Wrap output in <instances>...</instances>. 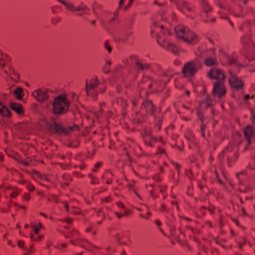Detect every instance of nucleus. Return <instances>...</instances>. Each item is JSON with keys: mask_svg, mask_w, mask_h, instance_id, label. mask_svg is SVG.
Instances as JSON below:
<instances>
[{"mask_svg": "<svg viewBox=\"0 0 255 255\" xmlns=\"http://www.w3.org/2000/svg\"><path fill=\"white\" fill-rule=\"evenodd\" d=\"M243 173H243V172H242V173H239V174H237V177H239V176L240 175H241L242 174H243Z\"/></svg>", "mask_w": 255, "mask_h": 255, "instance_id": "obj_57", "label": "nucleus"}, {"mask_svg": "<svg viewBox=\"0 0 255 255\" xmlns=\"http://www.w3.org/2000/svg\"><path fill=\"white\" fill-rule=\"evenodd\" d=\"M233 150L232 147L230 145L227 148H226L223 152L220 153L219 155V159L221 160L224 155H226L228 158V163L229 165H231L232 159L230 158V154L228 152L231 151Z\"/></svg>", "mask_w": 255, "mask_h": 255, "instance_id": "obj_18", "label": "nucleus"}, {"mask_svg": "<svg viewBox=\"0 0 255 255\" xmlns=\"http://www.w3.org/2000/svg\"><path fill=\"white\" fill-rule=\"evenodd\" d=\"M230 62H231V64H237L236 61L235 60L233 59H232L231 60Z\"/></svg>", "mask_w": 255, "mask_h": 255, "instance_id": "obj_50", "label": "nucleus"}, {"mask_svg": "<svg viewBox=\"0 0 255 255\" xmlns=\"http://www.w3.org/2000/svg\"><path fill=\"white\" fill-rule=\"evenodd\" d=\"M94 114L96 117L98 118V117H99L100 115L101 114V111L95 112H94Z\"/></svg>", "mask_w": 255, "mask_h": 255, "instance_id": "obj_39", "label": "nucleus"}, {"mask_svg": "<svg viewBox=\"0 0 255 255\" xmlns=\"http://www.w3.org/2000/svg\"><path fill=\"white\" fill-rule=\"evenodd\" d=\"M155 223L157 225H158V226H160V225H161V222H160V221H159V220H156V221H155Z\"/></svg>", "mask_w": 255, "mask_h": 255, "instance_id": "obj_48", "label": "nucleus"}, {"mask_svg": "<svg viewBox=\"0 0 255 255\" xmlns=\"http://www.w3.org/2000/svg\"><path fill=\"white\" fill-rule=\"evenodd\" d=\"M32 96L39 102L46 100L48 97L47 92L40 89H38L33 92Z\"/></svg>", "mask_w": 255, "mask_h": 255, "instance_id": "obj_12", "label": "nucleus"}, {"mask_svg": "<svg viewBox=\"0 0 255 255\" xmlns=\"http://www.w3.org/2000/svg\"><path fill=\"white\" fill-rule=\"evenodd\" d=\"M255 133L253 128L249 125L247 126L244 129V133L245 138L248 141V144L251 143V139Z\"/></svg>", "mask_w": 255, "mask_h": 255, "instance_id": "obj_13", "label": "nucleus"}, {"mask_svg": "<svg viewBox=\"0 0 255 255\" xmlns=\"http://www.w3.org/2000/svg\"><path fill=\"white\" fill-rule=\"evenodd\" d=\"M0 115L2 117H8L10 116V112L8 109L0 103Z\"/></svg>", "mask_w": 255, "mask_h": 255, "instance_id": "obj_22", "label": "nucleus"}, {"mask_svg": "<svg viewBox=\"0 0 255 255\" xmlns=\"http://www.w3.org/2000/svg\"><path fill=\"white\" fill-rule=\"evenodd\" d=\"M101 163L99 162L95 164V167L97 168L101 166Z\"/></svg>", "mask_w": 255, "mask_h": 255, "instance_id": "obj_49", "label": "nucleus"}, {"mask_svg": "<svg viewBox=\"0 0 255 255\" xmlns=\"http://www.w3.org/2000/svg\"><path fill=\"white\" fill-rule=\"evenodd\" d=\"M142 108L145 109L147 112L155 116V108L149 101L146 100L143 103Z\"/></svg>", "mask_w": 255, "mask_h": 255, "instance_id": "obj_17", "label": "nucleus"}, {"mask_svg": "<svg viewBox=\"0 0 255 255\" xmlns=\"http://www.w3.org/2000/svg\"><path fill=\"white\" fill-rule=\"evenodd\" d=\"M131 58L132 62L135 63L136 67L138 70H143L147 69L149 67V65L147 63L142 64L141 63L136 56H132Z\"/></svg>", "mask_w": 255, "mask_h": 255, "instance_id": "obj_15", "label": "nucleus"}, {"mask_svg": "<svg viewBox=\"0 0 255 255\" xmlns=\"http://www.w3.org/2000/svg\"><path fill=\"white\" fill-rule=\"evenodd\" d=\"M13 94L18 99H21L23 97L22 89L20 87H17L13 91Z\"/></svg>", "mask_w": 255, "mask_h": 255, "instance_id": "obj_24", "label": "nucleus"}, {"mask_svg": "<svg viewBox=\"0 0 255 255\" xmlns=\"http://www.w3.org/2000/svg\"><path fill=\"white\" fill-rule=\"evenodd\" d=\"M30 238L33 241H38V240H40L42 238V236L40 235H38V234L34 235V234H31Z\"/></svg>", "mask_w": 255, "mask_h": 255, "instance_id": "obj_27", "label": "nucleus"}, {"mask_svg": "<svg viewBox=\"0 0 255 255\" xmlns=\"http://www.w3.org/2000/svg\"><path fill=\"white\" fill-rule=\"evenodd\" d=\"M202 0V7L204 9V10L205 12H207L208 11H209L210 10V7L208 5V3L206 2V0Z\"/></svg>", "mask_w": 255, "mask_h": 255, "instance_id": "obj_26", "label": "nucleus"}, {"mask_svg": "<svg viewBox=\"0 0 255 255\" xmlns=\"http://www.w3.org/2000/svg\"><path fill=\"white\" fill-rule=\"evenodd\" d=\"M132 105L135 106L136 105V103L135 101H132Z\"/></svg>", "mask_w": 255, "mask_h": 255, "instance_id": "obj_56", "label": "nucleus"}, {"mask_svg": "<svg viewBox=\"0 0 255 255\" xmlns=\"http://www.w3.org/2000/svg\"><path fill=\"white\" fill-rule=\"evenodd\" d=\"M111 62L110 61H107L106 64L105 65V67L104 68V72L106 73H108L109 71V70L108 69V67L111 65Z\"/></svg>", "mask_w": 255, "mask_h": 255, "instance_id": "obj_30", "label": "nucleus"}, {"mask_svg": "<svg viewBox=\"0 0 255 255\" xmlns=\"http://www.w3.org/2000/svg\"><path fill=\"white\" fill-rule=\"evenodd\" d=\"M160 230L163 234H164V231L161 229H160Z\"/></svg>", "mask_w": 255, "mask_h": 255, "instance_id": "obj_61", "label": "nucleus"}, {"mask_svg": "<svg viewBox=\"0 0 255 255\" xmlns=\"http://www.w3.org/2000/svg\"><path fill=\"white\" fill-rule=\"evenodd\" d=\"M99 81L97 78H92L89 81H87L86 89L87 93L88 95H91L93 96L94 98L95 97L96 93L93 94L91 92V91H92L95 89V88L98 85Z\"/></svg>", "mask_w": 255, "mask_h": 255, "instance_id": "obj_10", "label": "nucleus"}, {"mask_svg": "<svg viewBox=\"0 0 255 255\" xmlns=\"http://www.w3.org/2000/svg\"><path fill=\"white\" fill-rule=\"evenodd\" d=\"M249 98H250L249 95H245L244 99H245V101L248 100Z\"/></svg>", "mask_w": 255, "mask_h": 255, "instance_id": "obj_47", "label": "nucleus"}, {"mask_svg": "<svg viewBox=\"0 0 255 255\" xmlns=\"http://www.w3.org/2000/svg\"><path fill=\"white\" fill-rule=\"evenodd\" d=\"M79 236L78 233L75 230H70L67 233V235H66L67 238H71V243L73 244H76L74 242V240L78 239Z\"/></svg>", "mask_w": 255, "mask_h": 255, "instance_id": "obj_20", "label": "nucleus"}, {"mask_svg": "<svg viewBox=\"0 0 255 255\" xmlns=\"http://www.w3.org/2000/svg\"><path fill=\"white\" fill-rule=\"evenodd\" d=\"M101 7V5L98 3H95L93 6V11L94 13L95 16L97 18V19L99 20V21L101 23V24L104 26H106V22L105 21L104 17L101 14L99 13L97 11V8H100Z\"/></svg>", "mask_w": 255, "mask_h": 255, "instance_id": "obj_14", "label": "nucleus"}, {"mask_svg": "<svg viewBox=\"0 0 255 255\" xmlns=\"http://www.w3.org/2000/svg\"><path fill=\"white\" fill-rule=\"evenodd\" d=\"M175 166L177 169L179 168V165L178 164L176 163Z\"/></svg>", "mask_w": 255, "mask_h": 255, "instance_id": "obj_55", "label": "nucleus"}, {"mask_svg": "<svg viewBox=\"0 0 255 255\" xmlns=\"http://www.w3.org/2000/svg\"><path fill=\"white\" fill-rule=\"evenodd\" d=\"M118 15V11L117 10L115 13H114V15L113 17H112L110 20H109V23H112V22H113L116 18V17Z\"/></svg>", "mask_w": 255, "mask_h": 255, "instance_id": "obj_33", "label": "nucleus"}, {"mask_svg": "<svg viewBox=\"0 0 255 255\" xmlns=\"http://www.w3.org/2000/svg\"><path fill=\"white\" fill-rule=\"evenodd\" d=\"M188 229H189V230H191L192 231H193V229L192 228H191V227H189V228H188Z\"/></svg>", "mask_w": 255, "mask_h": 255, "instance_id": "obj_59", "label": "nucleus"}, {"mask_svg": "<svg viewBox=\"0 0 255 255\" xmlns=\"http://www.w3.org/2000/svg\"><path fill=\"white\" fill-rule=\"evenodd\" d=\"M69 130L70 131L72 130H73V128L72 127H70L69 128Z\"/></svg>", "mask_w": 255, "mask_h": 255, "instance_id": "obj_58", "label": "nucleus"}, {"mask_svg": "<svg viewBox=\"0 0 255 255\" xmlns=\"http://www.w3.org/2000/svg\"><path fill=\"white\" fill-rule=\"evenodd\" d=\"M66 222L68 223V224H70L71 223V220L70 219H69V218H67L66 219Z\"/></svg>", "mask_w": 255, "mask_h": 255, "instance_id": "obj_51", "label": "nucleus"}, {"mask_svg": "<svg viewBox=\"0 0 255 255\" xmlns=\"http://www.w3.org/2000/svg\"><path fill=\"white\" fill-rule=\"evenodd\" d=\"M41 214L42 216H43L44 217H45V218L46 217V215H44V214H43V213H41Z\"/></svg>", "mask_w": 255, "mask_h": 255, "instance_id": "obj_63", "label": "nucleus"}, {"mask_svg": "<svg viewBox=\"0 0 255 255\" xmlns=\"http://www.w3.org/2000/svg\"><path fill=\"white\" fill-rule=\"evenodd\" d=\"M212 105V101L209 97H207L206 100L200 104V109L201 110L211 107Z\"/></svg>", "mask_w": 255, "mask_h": 255, "instance_id": "obj_23", "label": "nucleus"}, {"mask_svg": "<svg viewBox=\"0 0 255 255\" xmlns=\"http://www.w3.org/2000/svg\"><path fill=\"white\" fill-rule=\"evenodd\" d=\"M150 213L149 212H147V216H144L142 214H140V216L142 218H147L148 216H150Z\"/></svg>", "mask_w": 255, "mask_h": 255, "instance_id": "obj_45", "label": "nucleus"}, {"mask_svg": "<svg viewBox=\"0 0 255 255\" xmlns=\"http://www.w3.org/2000/svg\"><path fill=\"white\" fill-rule=\"evenodd\" d=\"M205 128V126L202 125L201 130V131H202V136H204V130Z\"/></svg>", "mask_w": 255, "mask_h": 255, "instance_id": "obj_42", "label": "nucleus"}, {"mask_svg": "<svg viewBox=\"0 0 255 255\" xmlns=\"http://www.w3.org/2000/svg\"><path fill=\"white\" fill-rule=\"evenodd\" d=\"M160 153L161 154H163L164 153V151L163 149H160Z\"/></svg>", "mask_w": 255, "mask_h": 255, "instance_id": "obj_54", "label": "nucleus"}, {"mask_svg": "<svg viewBox=\"0 0 255 255\" xmlns=\"http://www.w3.org/2000/svg\"><path fill=\"white\" fill-rule=\"evenodd\" d=\"M70 102L64 96L57 97L53 103V112L56 114H61L68 110Z\"/></svg>", "mask_w": 255, "mask_h": 255, "instance_id": "obj_5", "label": "nucleus"}, {"mask_svg": "<svg viewBox=\"0 0 255 255\" xmlns=\"http://www.w3.org/2000/svg\"><path fill=\"white\" fill-rule=\"evenodd\" d=\"M23 200L25 201H28L29 199V195L28 194H25L23 196Z\"/></svg>", "mask_w": 255, "mask_h": 255, "instance_id": "obj_36", "label": "nucleus"}, {"mask_svg": "<svg viewBox=\"0 0 255 255\" xmlns=\"http://www.w3.org/2000/svg\"><path fill=\"white\" fill-rule=\"evenodd\" d=\"M90 22H91V23L92 25H95V23H96V21H95V20H91V21H90Z\"/></svg>", "mask_w": 255, "mask_h": 255, "instance_id": "obj_52", "label": "nucleus"}, {"mask_svg": "<svg viewBox=\"0 0 255 255\" xmlns=\"http://www.w3.org/2000/svg\"><path fill=\"white\" fill-rule=\"evenodd\" d=\"M18 193H19V192H17V191L13 192L10 193V197L11 198H14L16 196V195H17L18 194Z\"/></svg>", "mask_w": 255, "mask_h": 255, "instance_id": "obj_37", "label": "nucleus"}, {"mask_svg": "<svg viewBox=\"0 0 255 255\" xmlns=\"http://www.w3.org/2000/svg\"><path fill=\"white\" fill-rule=\"evenodd\" d=\"M32 227H33V229L34 230L35 234H36V235L38 234L39 231L41 227V224H39L37 226H33Z\"/></svg>", "mask_w": 255, "mask_h": 255, "instance_id": "obj_29", "label": "nucleus"}, {"mask_svg": "<svg viewBox=\"0 0 255 255\" xmlns=\"http://www.w3.org/2000/svg\"><path fill=\"white\" fill-rule=\"evenodd\" d=\"M201 64L197 61H190L186 63L182 68V73L184 76H193L198 69L201 67Z\"/></svg>", "mask_w": 255, "mask_h": 255, "instance_id": "obj_7", "label": "nucleus"}, {"mask_svg": "<svg viewBox=\"0 0 255 255\" xmlns=\"http://www.w3.org/2000/svg\"><path fill=\"white\" fill-rule=\"evenodd\" d=\"M229 82L231 87L235 89L239 90L243 86V82L235 74L230 73Z\"/></svg>", "mask_w": 255, "mask_h": 255, "instance_id": "obj_9", "label": "nucleus"}, {"mask_svg": "<svg viewBox=\"0 0 255 255\" xmlns=\"http://www.w3.org/2000/svg\"><path fill=\"white\" fill-rule=\"evenodd\" d=\"M118 206H119V208L123 209L124 208V205L121 203H118Z\"/></svg>", "mask_w": 255, "mask_h": 255, "instance_id": "obj_44", "label": "nucleus"}, {"mask_svg": "<svg viewBox=\"0 0 255 255\" xmlns=\"http://www.w3.org/2000/svg\"><path fill=\"white\" fill-rule=\"evenodd\" d=\"M57 0L63 4L69 11L73 13L76 12V14L80 16H82L83 14L87 13L89 11L88 7L83 2H81L79 5L76 6L72 3L65 0Z\"/></svg>", "mask_w": 255, "mask_h": 255, "instance_id": "obj_4", "label": "nucleus"}, {"mask_svg": "<svg viewBox=\"0 0 255 255\" xmlns=\"http://www.w3.org/2000/svg\"><path fill=\"white\" fill-rule=\"evenodd\" d=\"M10 107L11 109L14 111L17 114L21 115L22 114L23 109L20 104L10 102Z\"/></svg>", "mask_w": 255, "mask_h": 255, "instance_id": "obj_19", "label": "nucleus"}, {"mask_svg": "<svg viewBox=\"0 0 255 255\" xmlns=\"http://www.w3.org/2000/svg\"><path fill=\"white\" fill-rule=\"evenodd\" d=\"M176 5L178 9L185 14L192 9V6L184 0L179 1Z\"/></svg>", "mask_w": 255, "mask_h": 255, "instance_id": "obj_11", "label": "nucleus"}, {"mask_svg": "<svg viewBox=\"0 0 255 255\" xmlns=\"http://www.w3.org/2000/svg\"><path fill=\"white\" fill-rule=\"evenodd\" d=\"M7 67V68H5L2 70L6 75L8 80H9L8 85L10 86H12L14 83L19 81V75L10 64Z\"/></svg>", "mask_w": 255, "mask_h": 255, "instance_id": "obj_8", "label": "nucleus"}, {"mask_svg": "<svg viewBox=\"0 0 255 255\" xmlns=\"http://www.w3.org/2000/svg\"><path fill=\"white\" fill-rule=\"evenodd\" d=\"M105 47L108 50L109 52H110L111 51L112 48H111V47L110 46L108 45L107 44H106L105 45Z\"/></svg>", "mask_w": 255, "mask_h": 255, "instance_id": "obj_41", "label": "nucleus"}, {"mask_svg": "<svg viewBox=\"0 0 255 255\" xmlns=\"http://www.w3.org/2000/svg\"><path fill=\"white\" fill-rule=\"evenodd\" d=\"M176 36L188 44L196 41V36L194 32L183 25H178L174 28Z\"/></svg>", "mask_w": 255, "mask_h": 255, "instance_id": "obj_3", "label": "nucleus"}, {"mask_svg": "<svg viewBox=\"0 0 255 255\" xmlns=\"http://www.w3.org/2000/svg\"><path fill=\"white\" fill-rule=\"evenodd\" d=\"M9 58L8 56L0 51V66L2 70L5 68V66H8V65H10L9 64Z\"/></svg>", "mask_w": 255, "mask_h": 255, "instance_id": "obj_16", "label": "nucleus"}, {"mask_svg": "<svg viewBox=\"0 0 255 255\" xmlns=\"http://www.w3.org/2000/svg\"><path fill=\"white\" fill-rule=\"evenodd\" d=\"M64 207L66 210L67 211H69V209H68V205L67 203H64Z\"/></svg>", "mask_w": 255, "mask_h": 255, "instance_id": "obj_46", "label": "nucleus"}, {"mask_svg": "<svg viewBox=\"0 0 255 255\" xmlns=\"http://www.w3.org/2000/svg\"><path fill=\"white\" fill-rule=\"evenodd\" d=\"M236 137H240V135L238 134H237V135H236Z\"/></svg>", "mask_w": 255, "mask_h": 255, "instance_id": "obj_64", "label": "nucleus"}, {"mask_svg": "<svg viewBox=\"0 0 255 255\" xmlns=\"http://www.w3.org/2000/svg\"><path fill=\"white\" fill-rule=\"evenodd\" d=\"M24 227H25V228H27L28 227V225H25Z\"/></svg>", "mask_w": 255, "mask_h": 255, "instance_id": "obj_60", "label": "nucleus"}, {"mask_svg": "<svg viewBox=\"0 0 255 255\" xmlns=\"http://www.w3.org/2000/svg\"><path fill=\"white\" fill-rule=\"evenodd\" d=\"M151 34L152 36L156 37L157 42L161 46L171 51L174 54L178 53V48L175 45L169 43L166 41L165 31L163 29L162 25L155 22L151 27Z\"/></svg>", "mask_w": 255, "mask_h": 255, "instance_id": "obj_2", "label": "nucleus"}, {"mask_svg": "<svg viewBox=\"0 0 255 255\" xmlns=\"http://www.w3.org/2000/svg\"><path fill=\"white\" fill-rule=\"evenodd\" d=\"M17 245L19 248H22L24 246V242L22 241H19L17 242Z\"/></svg>", "mask_w": 255, "mask_h": 255, "instance_id": "obj_35", "label": "nucleus"}, {"mask_svg": "<svg viewBox=\"0 0 255 255\" xmlns=\"http://www.w3.org/2000/svg\"><path fill=\"white\" fill-rule=\"evenodd\" d=\"M131 34V32L128 30L126 29L123 32L121 35V39L122 41H125L128 37Z\"/></svg>", "mask_w": 255, "mask_h": 255, "instance_id": "obj_25", "label": "nucleus"}, {"mask_svg": "<svg viewBox=\"0 0 255 255\" xmlns=\"http://www.w3.org/2000/svg\"><path fill=\"white\" fill-rule=\"evenodd\" d=\"M27 187L30 191H32L34 189V186L31 185H27Z\"/></svg>", "mask_w": 255, "mask_h": 255, "instance_id": "obj_40", "label": "nucleus"}, {"mask_svg": "<svg viewBox=\"0 0 255 255\" xmlns=\"http://www.w3.org/2000/svg\"><path fill=\"white\" fill-rule=\"evenodd\" d=\"M40 126L44 129L51 132H55L58 133L68 134L69 130L64 128L61 125L57 124L53 120L49 121L43 120L40 123Z\"/></svg>", "mask_w": 255, "mask_h": 255, "instance_id": "obj_6", "label": "nucleus"}, {"mask_svg": "<svg viewBox=\"0 0 255 255\" xmlns=\"http://www.w3.org/2000/svg\"><path fill=\"white\" fill-rule=\"evenodd\" d=\"M61 246L62 248H65L66 246V244L65 243H62V244H61Z\"/></svg>", "mask_w": 255, "mask_h": 255, "instance_id": "obj_53", "label": "nucleus"}, {"mask_svg": "<svg viewBox=\"0 0 255 255\" xmlns=\"http://www.w3.org/2000/svg\"><path fill=\"white\" fill-rule=\"evenodd\" d=\"M160 230L163 234H164V231L161 229H160Z\"/></svg>", "mask_w": 255, "mask_h": 255, "instance_id": "obj_62", "label": "nucleus"}, {"mask_svg": "<svg viewBox=\"0 0 255 255\" xmlns=\"http://www.w3.org/2000/svg\"><path fill=\"white\" fill-rule=\"evenodd\" d=\"M164 74L166 77H171L172 76V74L170 71L165 72Z\"/></svg>", "mask_w": 255, "mask_h": 255, "instance_id": "obj_38", "label": "nucleus"}, {"mask_svg": "<svg viewBox=\"0 0 255 255\" xmlns=\"http://www.w3.org/2000/svg\"><path fill=\"white\" fill-rule=\"evenodd\" d=\"M205 64L206 66L213 67H217V62L216 59L213 57H208L205 59Z\"/></svg>", "mask_w": 255, "mask_h": 255, "instance_id": "obj_21", "label": "nucleus"}, {"mask_svg": "<svg viewBox=\"0 0 255 255\" xmlns=\"http://www.w3.org/2000/svg\"><path fill=\"white\" fill-rule=\"evenodd\" d=\"M48 200L49 201H54L55 202H58V200L57 197L56 196H55V195H51V196H50L48 197Z\"/></svg>", "mask_w": 255, "mask_h": 255, "instance_id": "obj_31", "label": "nucleus"}, {"mask_svg": "<svg viewBox=\"0 0 255 255\" xmlns=\"http://www.w3.org/2000/svg\"><path fill=\"white\" fill-rule=\"evenodd\" d=\"M31 252L30 250L29 249H25V252L24 253V255H28L30 254Z\"/></svg>", "mask_w": 255, "mask_h": 255, "instance_id": "obj_43", "label": "nucleus"}, {"mask_svg": "<svg viewBox=\"0 0 255 255\" xmlns=\"http://www.w3.org/2000/svg\"><path fill=\"white\" fill-rule=\"evenodd\" d=\"M125 0H120V1H119V7H120L122 4H123L124 1ZM132 0H129V5H130L132 2Z\"/></svg>", "mask_w": 255, "mask_h": 255, "instance_id": "obj_34", "label": "nucleus"}, {"mask_svg": "<svg viewBox=\"0 0 255 255\" xmlns=\"http://www.w3.org/2000/svg\"><path fill=\"white\" fill-rule=\"evenodd\" d=\"M115 214H116V216H117V217L118 218H121L124 215L128 216V212L127 211L124 210L123 214H120V213H117V212Z\"/></svg>", "mask_w": 255, "mask_h": 255, "instance_id": "obj_32", "label": "nucleus"}, {"mask_svg": "<svg viewBox=\"0 0 255 255\" xmlns=\"http://www.w3.org/2000/svg\"><path fill=\"white\" fill-rule=\"evenodd\" d=\"M208 76L210 79L216 80L213 85L214 95L219 98L223 97L225 95L226 90L222 83L225 79L223 71L218 67H213L208 72Z\"/></svg>", "mask_w": 255, "mask_h": 255, "instance_id": "obj_1", "label": "nucleus"}, {"mask_svg": "<svg viewBox=\"0 0 255 255\" xmlns=\"http://www.w3.org/2000/svg\"><path fill=\"white\" fill-rule=\"evenodd\" d=\"M170 14H171V12L170 13ZM169 15V12L167 13L166 12L164 11L163 12V13L161 14V17L162 19H163V20H168L169 21V18L168 17Z\"/></svg>", "mask_w": 255, "mask_h": 255, "instance_id": "obj_28", "label": "nucleus"}]
</instances>
